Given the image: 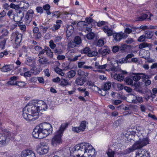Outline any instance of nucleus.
Returning a JSON list of instances; mask_svg holds the SVG:
<instances>
[{"label": "nucleus", "instance_id": "nucleus-23", "mask_svg": "<svg viewBox=\"0 0 157 157\" xmlns=\"http://www.w3.org/2000/svg\"><path fill=\"white\" fill-rule=\"evenodd\" d=\"M111 86V82H108L105 83L101 89L99 88L98 90L100 91H101L102 90L103 91L109 90L110 89Z\"/></svg>", "mask_w": 157, "mask_h": 157}, {"label": "nucleus", "instance_id": "nucleus-57", "mask_svg": "<svg viewBox=\"0 0 157 157\" xmlns=\"http://www.w3.org/2000/svg\"><path fill=\"white\" fill-rule=\"evenodd\" d=\"M146 38V37H145V35H142L139 37L138 39V41L140 42H143L145 41Z\"/></svg>", "mask_w": 157, "mask_h": 157}, {"label": "nucleus", "instance_id": "nucleus-25", "mask_svg": "<svg viewBox=\"0 0 157 157\" xmlns=\"http://www.w3.org/2000/svg\"><path fill=\"white\" fill-rule=\"evenodd\" d=\"M86 78H78L75 80V82L78 85L82 86L86 82Z\"/></svg>", "mask_w": 157, "mask_h": 157}, {"label": "nucleus", "instance_id": "nucleus-44", "mask_svg": "<svg viewBox=\"0 0 157 157\" xmlns=\"http://www.w3.org/2000/svg\"><path fill=\"white\" fill-rule=\"evenodd\" d=\"M150 44H148L146 43H143L140 44L139 45V48L140 49H142L143 48L149 47L151 45Z\"/></svg>", "mask_w": 157, "mask_h": 157}, {"label": "nucleus", "instance_id": "nucleus-59", "mask_svg": "<svg viewBox=\"0 0 157 157\" xmlns=\"http://www.w3.org/2000/svg\"><path fill=\"white\" fill-rule=\"evenodd\" d=\"M72 130L74 132H76L77 133H78L79 132L82 131L81 130H80V129L79 127L72 128Z\"/></svg>", "mask_w": 157, "mask_h": 157}, {"label": "nucleus", "instance_id": "nucleus-27", "mask_svg": "<svg viewBox=\"0 0 157 157\" xmlns=\"http://www.w3.org/2000/svg\"><path fill=\"white\" fill-rule=\"evenodd\" d=\"M76 72L75 71L71 70L68 71L66 74V77L70 79L71 78H73L75 75Z\"/></svg>", "mask_w": 157, "mask_h": 157}, {"label": "nucleus", "instance_id": "nucleus-14", "mask_svg": "<svg viewBox=\"0 0 157 157\" xmlns=\"http://www.w3.org/2000/svg\"><path fill=\"white\" fill-rule=\"evenodd\" d=\"M21 157H36L34 152L28 149L23 150L21 153Z\"/></svg>", "mask_w": 157, "mask_h": 157}, {"label": "nucleus", "instance_id": "nucleus-29", "mask_svg": "<svg viewBox=\"0 0 157 157\" xmlns=\"http://www.w3.org/2000/svg\"><path fill=\"white\" fill-rule=\"evenodd\" d=\"M13 68V66L11 65H7L3 66L0 69L3 72H7L11 70Z\"/></svg>", "mask_w": 157, "mask_h": 157}, {"label": "nucleus", "instance_id": "nucleus-35", "mask_svg": "<svg viewBox=\"0 0 157 157\" xmlns=\"http://www.w3.org/2000/svg\"><path fill=\"white\" fill-rule=\"evenodd\" d=\"M40 59H39L38 61L39 63L42 65L48 63V59L45 57H42L41 56L40 58Z\"/></svg>", "mask_w": 157, "mask_h": 157}, {"label": "nucleus", "instance_id": "nucleus-38", "mask_svg": "<svg viewBox=\"0 0 157 157\" xmlns=\"http://www.w3.org/2000/svg\"><path fill=\"white\" fill-rule=\"evenodd\" d=\"M79 127L80 129V130H81L82 132L83 131L86 127V121H82Z\"/></svg>", "mask_w": 157, "mask_h": 157}, {"label": "nucleus", "instance_id": "nucleus-47", "mask_svg": "<svg viewBox=\"0 0 157 157\" xmlns=\"http://www.w3.org/2000/svg\"><path fill=\"white\" fill-rule=\"evenodd\" d=\"M104 44V41L103 39H99L96 43V45L98 47L102 46Z\"/></svg>", "mask_w": 157, "mask_h": 157}, {"label": "nucleus", "instance_id": "nucleus-10", "mask_svg": "<svg viewBox=\"0 0 157 157\" xmlns=\"http://www.w3.org/2000/svg\"><path fill=\"white\" fill-rule=\"evenodd\" d=\"M141 78L140 76L138 75H131L125 78V82L128 85L132 86L133 85V81H138Z\"/></svg>", "mask_w": 157, "mask_h": 157}, {"label": "nucleus", "instance_id": "nucleus-21", "mask_svg": "<svg viewBox=\"0 0 157 157\" xmlns=\"http://www.w3.org/2000/svg\"><path fill=\"white\" fill-rule=\"evenodd\" d=\"M110 52L111 51L109 49L107 48L104 49L101 48L99 49L98 50V52L99 54L101 55L102 56L104 57L109 54Z\"/></svg>", "mask_w": 157, "mask_h": 157}, {"label": "nucleus", "instance_id": "nucleus-61", "mask_svg": "<svg viewBox=\"0 0 157 157\" xmlns=\"http://www.w3.org/2000/svg\"><path fill=\"white\" fill-rule=\"evenodd\" d=\"M134 41V40L133 39L130 38H128L127 39L125 40V42L127 44H131Z\"/></svg>", "mask_w": 157, "mask_h": 157}, {"label": "nucleus", "instance_id": "nucleus-5", "mask_svg": "<svg viewBox=\"0 0 157 157\" xmlns=\"http://www.w3.org/2000/svg\"><path fill=\"white\" fill-rule=\"evenodd\" d=\"M45 137L52 133V126L47 122L42 123L38 125Z\"/></svg>", "mask_w": 157, "mask_h": 157}, {"label": "nucleus", "instance_id": "nucleus-54", "mask_svg": "<svg viewBox=\"0 0 157 157\" xmlns=\"http://www.w3.org/2000/svg\"><path fill=\"white\" fill-rule=\"evenodd\" d=\"M2 36H6L8 35L9 31L7 29H4L2 30Z\"/></svg>", "mask_w": 157, "mask_h": 157}, {"label": "nucleus", "instance_id": "nucleus-48", "mask_svg": "<svg viewBox=\"0 0 157 157\" xmlns=\"http://www.w3.org/2000/svg\"><path fill=\"white\" fill-rule=\"evenodd\" d=\"M31 71L32 73L35 75L38 74L40 72L39 69H38L36 67H34L32 69H31Z\"/></svg>", "mask_w": 157, "mask_h": 157}, {"label": "nucleus", "instance_id": "nucleus-7", "mask_svg": "<svg viewBox=\"0 0 157 157\" xmlns=\"http://www.w3.org/2000/svg\"><path fill=\"white\" fill-rule=\"evenodd\" d=\"M24 17V13L21 10H18L16 13L13 16L14 21L18 25H21L22 22L21 21L22 19Z\"/></svg>", "mask_w": 157, "mask_h": 157}, {"label": "nucleus", "instance_id": "nucleus-9", "mask_svg": "<svg viewBox=\"0 0 157 157\" xmlns=\"http://www.w3.org/2000/svg\"><path fill=\"white\" fill-rule=\"evenodd\" d=\"M81 53L83 54H87L89 57H92L97 56L98 52L96 51H92L90 48L88 47H85L82 49L81 50Z\"/></svg>", "mask_w": 157, "mask_h": 157}, {"label": "nucleus", "instance_id": "nucleus-46", "mask_svg": "<svg viewBox=\"0 0 157 157\" xmlns=\"http://www.w3.org/2000/svg\"><path fill=\"white\" fill-rule=\"evenodd\" d=\"M49 47L52 49H54L56 48V45L54 43V41L51 40L49 42Z\"/></svg>", "mask_w": 157, "mask_h": 157}, {"label": "nucleus", "instance_id": "nucleus-56", "mask_svg": "<svg viewBox=\"0 0 157 157\" xmlns=\"http://www.w3.org/2000/svg\"><path fill=\"white\" fill-rule=\"evenodd\" d=\"M120 50V46H113L112 48V51L114 53H116Z\"/></svg>", "mask_w": 157, "mask_h": 157}, {"label": "nucleus", "instance_id": "nucleus-42", "mask_svg": "<svg viewBox=\"0 0 157 157\" xmlns=\"http://www.w3.org/2000/svg\"><path fill=\"white\" fill-rule=\"evenodd\" d=\"M69 84L68 80L65 79H62L60 81V85L61 86H66Z\"/></svg>", "mask_w": 157, "mask_h": 157}, {"label": "nucleus", "instance_id": "nucleus-1", "mask_svg": "<svg viewBox=\"0 0 157 157\" xmlns=\"http://www.w3.org/2000/svg\"><path fill=\"white\" fill-rule=\"evenodd\" d=\"M38 112L34 103H29L23 109L22 116L25 120L34 121L38 118Z\"/></svg>", "mask_w": 157, "mask_h": 157}, {"label": "nucleus", "instance_id": "nucleus-51", "mask_svg": "<svg viewBox=\"0 0 157 157\" xmlns=\"http://www.w3.org/2000/svg\"><path fill=\"white\" fill-rule=\"evenodd\" d=\"M16 85L19 86L21 88H22L25 85V83L24 82H17Z\"/></svg>", "mask_w": 157, "mask_h": 157}, {"label": "nucleus", "instance_id": "nucleus-33", "mask_svg": "<svg viewBox=\"0 0 157 157\" xmlns=\"http://www.w3.org/2000/svg\"><path fill=\"white\" fill-rule=\"evenodd\" d=\"M107 65H108L106 64H105L102 65H100L98 67H97V69H99V70H94L93 71L95 72H103L102 70L105 69Z\"/></svg>", "mask_w": 157, "mask_h": 157}, {"label": "nucleus", "instance_id": "nucleus-30", "mask_svg": "<svg viewBox=\"0 0 157 157\" xmlns=\"http://www.w3.org/2000/svg\"><path fill=\"white\" fill-rule=\"evenodd\" d=\"M45 49L47 56L50 58H52L53 57V52L50 48L49 47L45 46Z\"/></svg>", "mask_w": 157, "mask_h": 157}, {"label": "nucleus", "instance_id": "nucleus-40", "mask_svg": "<svg viewBox=\"0 0 157 157\" xmlns=\"http://www.w3.org/2000/svg\"><path fill=\"white\" fill-rule=\"evenodd\" d=\"M140 141L143 147L149 144V140L147 138H143L142 140Z\"/></svg>", "mask_w": 157, "mask_h": 157}, {"label": "nucleus", "instance_id": "nucleus-24", "mask_svg": "<svg viewBox=\"0 0 157 157\" xmlns=\"http://www.w3.org/2000/svg\"><path fill=\"white\" fill-rule=\"evenodd\" d=\"M95 152V149L90 144L87 149V152L86 153L87 155H90V156H93L94 157V155Z\"/></svg>", "mask_w": 157, "mask_h": 157}, {"label": "nucleus", "instance_id": "nucleus-39", "mask_svg": "<svg viewBox=\"0 0 157 157\" xmlns=\"http://www.w3.org/2000/svg\"><path fill=\"white\" fill-rule=\"evenodd\" d=\"M54 52L56 54H61L63 53V51L61 48L59 47H56L54 50Z\"/></svg>", "mask_w": 157, "mask_h": 157}, {"label": "nucleus", "instance_id": "nucleus-3", "mask_svg": "<svg viewBox=\"0 0 157 157\" xmlns=\"http://www.w3.org/2000/svg\"><path fill=\"white\" fill-rule=\"evenodd\" d=\"M90 145L88 143H83L76 145L74 147V150L73 152L74 153H76L78 151L80 154H86L87 149Z\"/></svg>", "mask_w": 157, "mask_h": 157}, {"label": "nucleus", "instance_id": "nucleus-12", "mask_svg": "<svg viewBox=\"0 0 157 157\" xmlns=\"http://www.w3.org/2000/svg\"><path fill=\"white\" fill-rule=\"evenodd\" d=\"M153 16V15L151 14H150L149 16L147 13H143L140 16L137 18L136 20L139 21H142L144 20L150 21L151 20V17Z\"/></svg>", "mask_w": 157, "mask_h": 157}, {"label": "nucleus", "instance_id": "nucleus-43", "mask_svg": "<svg viewBox=\"0 0 157 157\" xmlns=\"http://www.w3.org/2000/svg\"><path fill=\"white\" fill-rule=\"evenodd\" d=\"M51 26L50 25H49L48 26H47L46 27L42 25L40 26L41 29H42V31L43 33H45L47 30L48 29H49V30H51Z\"/></svg>", "mask_w": 157, "mask_h": 157}, {"label": "nucleus", "instance_id": "nucleus-36", "mask_svg": "<svg viewBox=\"0 0 157 157\" xmlns=\"http://www.w3.org/2000/svg\"><path fill=\"white\" fill-rule=\"evenodd\" d=\"M73 41L77 45H78L81 43L82 40L80 37L78 36H76L75 37Z\"/></svg>", "mask_w": 157, "mask_h": 157}, {"label": "nucleus", "instance_id": "nucleus-52", "mask_svg": "<svg viewBox=\"0 0 157 157\" xmlns=\"http://www.w3.org/2000/svg\"><path fill=\"white\" fill-rule=\"evenodd\" d=\"M94 34L93 33H88L86 37L88 39H92L94 38Z\"/></svg>", "mask_w": 157, "mask_h": 157}, {"label": "nucleus", "instance_id": "nucleus-13", "mask_svg": "<svg viewBox=\"0 0 157 157\" xmlns=\"http://www.w3.org/2000/svg\"><path fill=\"white\" fill-rule=\"evenodd\" d=\"M33 14L34 11L32 9L29 10L27 12L25 19V22L27 25H29L32 21Z\"/></svg>", "mask_w": 157, "mask_h": 157}, {"label": "nucleus", "instance_id": "nucleus-49", "mask_svg": "<svg viewBox=\"0 0 157 157\" xmlns=\"http://www.w3.org/2000/svg\"><path fill=\"white\" fill-rule=\"evenodd\" d=\"M55 71L56 73L61 75V76H63L64 75V73L62 72L63 71L62 70L59 69V67L56 68L55 69Z\"/></svg>", "mask_w": 157, "mask_h": 157}, {"label": "nucleus", "instance_id": "nucleus-31", "mask_svg": "<svg viewBox=\"0 0 157 157\" xmlns=\"http://www.w3.org/2000/svg\"><path fill=\"white\" fill-rule=\"evenodd\" d=\"M17 77L16 76H13L10 78V80L8 81L7 83L10 85H16L17 82H16V80L17 78Z\"/></svg>", "mask_w": 157, "mask_h": 157}, {"label": "nucleus", "instance_id": "nucleus-50", "mask_svg": "<svg viewBox=\"0 0 157 157\" xmlns=\"http://www.w3.org/2000/svg\"><path fill=\"white\" fill-rule=\"evenodd\" d=\"M77 45L76 44L73 40L72 41H71L68 44V46L71 48L75 47Z\"/></svg>", "mask_w": 157, "mask_h": 157}, {"label": "nucleus", "instance_id": "nucleus-15", "mask_svg": "<svg viewBox=\"0 0 157 157\" xmlns=\"http://www.w3.org/2000/svg\"><path fill=\"white\" fill-rule=\"evenodd\" d=\"M136 157H150V153L145 149H140L138 151Z\"/></svg>", "mask_w": 157, "mask_h": 157}, {"label": "nucleus", "instance_id": "nucleus-63", "mask_svg": "<svg viewBox=\"0 0 157 157\" xmlns=\"http://www.w3.org/2000/svg\"><path fill=\"white\" fill-rule=\"evenodd\" d=\"M127 46L126 44H123L120 46V50L121 51H126V49L127 48Z\"/></svg>", "mask_w": 157, "mask_h": 157}, {"label": "nucleus", "instance_id": "nucleus-45", "mask_svg": "<svg viewBox=\"0 0 157 157\" xmlns=\"http://www.w3.org/2000/svg\"><path fill=\"white\" fill-rule=\"evenodd\" d=\"M7 38H5L0 42V48L3 49L6 44Z\"/></svg>", "mask_w": 157, "mask_h": 157}, {"label": "nucleus", "instance_id": "nucleus-62", "mask_svg": "<svg viewBox=\"0 0 157 157\" xmlns=\"http://www.w3.org/2000/svg\"><path fill=\"white\" fill-rule=\"evenodd\" d=\"M62 39V37L60 36H57L54 39V42H55V43H57L59 42Z\"/></svg>", "mask_w": 157, "mask_h": 157}, {"label": "nucleus", "instance_id": "nucleus-64", "mask_svg": "<svg viewBox=\"0 0 157 157\" xmlns=\"http://www.w3.org/2000/svg\"><path fill=\"white\" fill-rule=\"evenodd\" d=\"M74 31H69L68 30L66 31V36L67 38H68L71 36L73 33Z\"/></svg>", "mask_w": 157, "mask_h": 157}, {"label": "nucleus", "instance_id": "nucleus-20", "mask_svg": "<svg viewBox=\"0 0 157 157\" xmlns=\"http://www.w3.org/2000/svg\"><path fill=\"white\" fill-rule=\"evenodd\" d=\"M22 38V35L21 33H20L14 42L15 48H18L20 46Z\"/></svg>", "mask_w": 157, "mask_h": 157}, {"label": "nucleus", "instance_id": "nucleus-16", "mask_svg": "<svg viewBox=\"0 0 157 157\" xmlns=\"http://www.w3.org/2000/svg\"><path fill=\"white\" fill-rule=\"evenodd\" d=\"M40 145L37 149L40 154L43 155L47 153L48 151V147L46 145Z\"/></svg>", "mask_w": 157, "mask_h": 157}, {"label": "nucleus", "instance_id": "nucleus-18", "mask_svg": "<svg viewBox=\"0 0 157 157\" xmlns=\"http://www.w3.org/2000/svg\"><path fill=\"white\" fill-rule=\"evenodd\" d=\"M101 29L108 36H112L114 33L113 29L107 26H103Z\"/></svg>", "mask_w": 157, "mask_h": 157}, {"label": "nucleus", "instance_id": "nucleus-60", "mask_svg": "<svg viewBox=\"0 0 157 157\" xmlns=\"http://www.w3.org/2000/svg\"><path fill=\"white\" fill-rule=\"evenodd\" d=\"M10 7L15 10H19L18 8H19V6L18 5H16L13 3H11L10 6Z\"/></svg>", "mask_w": 157, "mask_h": 157}, {"label": "nucleus", "instance_id": "nucleus-41", "mask_svg": "<svg viewBox=\"0 0 157 157\" xmlns=\"http://www.w3.org/2000/svg\"><path fill=\"white\" fill-rule=\"evenodd\" d=\"M145 37L147 39H151L153 35V33L152 31L147 32L145 34Z\"/></svg>", "mask_w": 157, "mask_h": 157}, {"label": "nucleus", "instance_id": "nucleus-6", "mask_svg": "<svg viewBox=\"0 0 157 157\" xmlns=\"http://www.w3.org/2000/svg\"><path fill=\"white\" fill-rule=\"evenodd\" d=\"M143 147L140 141H136L132 147L124 150L122 153L124 155H126L133 152L137 149L141 148Z\"/></svg>", "mask_w": 157, "mask_h": 157}, {"label": "nucleus", "instance_id": "nucleus-2", "mask_svg": "<svg viewBox=\"0 0 157 157\" xmlns=\"http://www.w3.org/2000/svg\"><path fill=\"white\" fill-rule=\"evenodd\" d=\"M68 126L67 123L62 124L59 129L56 133L55 135L52 140V144L54 146H56L61 142V136L65 129Z\"/></svg>", "mask_w": 157, "mask_h": 157}, {"label": "nucleus", "instance_id": "nucleus-28", "mask_svg": "<svg viewBox=\"0 0 157 157\" xmlns=\"http://www.w3.org/2000/svg\"><path fill=\"white\" fill-rule=\"evenodd\" d=\"M134 56V55L132 53H130L128 54L125 57L122 59L121 60V62H122L123 63L131 62H129V61L128 60V59L132 58Z\"/></svg>", "mask_w": 157, "mask_h": 157}, {"label": "nucleus", "instance_id": "nucleus-32", "mask_svg": "<svg viewBox=\"0 0 157 157\" xmlns=\"http://www.w3.org/2000/svg\"><path fill=\"white\" fill-rule=\"evenodd\" d=\"M19 34L20 33L17 31H14L12 33L10 36V39L12 42L14 43L15 40Z\"/></svg>", "mask_w": 157, "mask_h": 157}, {"label": "nucleus", "instance_id": "nucleus-53", "mask_svg": "<svg viewBox=\"0 0 157 157\" xmlns=\"http://www.w3.org/2000/svg\"><path fill=\"white\" fill-rule=\"evenodd\" d=\"M141 84V83L138 82V81H135V82L133 84L132 86H134L136 88H139Z\"/></svg>", "mask_w": 157, "mask_h": 157}, {"label": "nucleus", "instance_id": "nucleus-22", "mask_svg": "<svg viewBox=\"0 0 157 157\" xmlns=\"http://www.w3.org/2000/svg\"><path fill=\"white\" fill-rule=\"evenodd\" d=\"M39 104L41 105V106H37V107H39L40 108L39 110V112L41 111L42 112L48 109V106L44 101H39Z\"/></svg>", "mask_w": 157, "mask_h": 157}, {"label": "nucleus", "instance_id": "nucleus-4", "mask_svg": "<svg viewBox=\"0 0 157 157\" xmlns=\"http://www.w3.org/2000/svg\"><path fill=\"white\" fill-rule=\"evenodd\" d=\"M13 135L14 133L11 132H8L6 133L0 134V147L6 145Z\"/></svg>", "mask_w": 157, "mask_h": 157}, {"label": "nucleus", "instance_id": "nucleus-11", "mask_svg": "<svg viewBox=\"0 0 157 157\" xmlns=\"http://www.w3.org/2000/svg\"><path fill=\"white\" fill-rule=\"evenodd\" d=\"M112 35L113 38V40L116 42L120 41L123 38L125 39L128 36V35L122 32L113 33Z\"/></svg>", "mask_w": 157, "mask_h": 157}, {"label": "nucleus", "instance_id": "nucleus-8", "mask_svg": "<svg viewBox=\"0 0 157 157\" xmlns=\"http://www.w3.org/2000/svg\"><path fill=\"white\" fill-rule=\"evenodd\" d=\"M32 135L33 137L35 138L41 139L45 137L38 125L36 126L33 129Z\"/></svg>", "mask_w": 157, "mask_h": 157}, {"label": "nucleus", "instance_id": "nucleus-26", "mask_svg": "<svg viewBox=\"0 0 157 157\" xmlns=\"http://www.w3.org/2000/svg\"><path fill=\"white\" fill-rule=\"evenodd\" d=\"M127 72L122 71V73L121 74H118L117 76V79L118 81L121 82L123 81L124 78V75L127 74Z\"/></svg>", "mask_w": 157, "mask_h": 157}, {"label": "nucleus", "instance_id": "nucleus-55", "mask_svg": "<svg viewBox=\"0 0 157 157\" xmlns=\"http://www.w3.org/2000/svg\"><path fill=\"white\" fill-rule=\"evenodd\" d=\"M36 10L38 13L40 14L43 12L44 10L43 8L40 6H38L36 8Z\"/></svg>", "mask_w": 157, "mask_h": 157}, {"label": "nucleus", "instance_id": "nucleus-19", "mask_svg": "<svg viewBox=\"0 0 157 157\" xmlns=\"http://www.w3.org/2000/svg\"><path fill=\"white\" fill-rule=\"evenodd\" d=\"M63 23V21L61 20H58L56 21V24L54 25L53 26L51 27V29L53 32H55L57 30L59 29L61 25Z\"/></svg>", "mask_w": 157, "mask_h": 157}, {"label": "nucleus", "instance_id": "nucleus-17", "mask_svg": "<svg viewBox=\"0 0 157 157\" xmlns=\"http://www.w3.org/2000/svg\"><path fill=\"white\" fill-rule=\"evenodd\" d=\"M128 97L131 98H132L131 101L133 103H136L137 102H142L143 101V98L142 97H137L132 94H130Z\"/></svg>", "mask_w": 157, "mask_h": 157}, {"label": "nucleus", "instance_id": "nucleus-34", "mask_svg": "<svg viewBox=\"0 0 157 157\" xmlns=\"http://www.w3.org/2000/svg\"><path fill=\"white\" fill-rule=\"evenodd\" d=\"M106 154L107 155V157H114V155L115 154V151L111 149H109L106 151Z\"/></svg>", "mask_w": 157, "mask_h": 157}, {"label": "nucleus", "instance_id": "nucleus-37", "mask_svg": "<svg viewBox=\"0 0 157 157\" xmlns=\"http://www.w3.org/2000/svg\"><path fill=\"white\" fill-rule=\"evenodd\" d=\"M50 8V6L48 4H46L43 6V9L46 11V13L48 15H50L51 14V13L49 11Z\"/></svg>", "mask_w": 157, "mask_h": 157}, {"label": "nucleus", "instance_id": "nucleus-58", "mask_svg": "<svg viewBox=\"0 0 157 157\" xmlns=\"http://www.w3.org/2000/svg\"><path fill=\"white\" fill-rule=\"evenodd\" d=\"M132 30L131 29L128 27L124 29V33L125 34H126L127 35V34H129V33H131L132 32Z\"/></svg>", "mask_w": 157, "mask_h": 157}]
</instances>
